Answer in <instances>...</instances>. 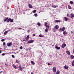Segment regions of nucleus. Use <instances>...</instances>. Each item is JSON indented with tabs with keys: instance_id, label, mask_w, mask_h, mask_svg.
<instances>
[{
	"instance_id": "obj_1",
	"label": "nucleus",
	"mask_w": 74,
	"mask_h": 74,
	"mask_svg": "<svg viewBox=\"0 0 74 74\" xmlns=\"http://www.w3.org/2000/svg\"><path fill=\"white\" fill-rule=\"evenodd\" d=\"M34 42V40H32L29 41L28 42V44H30V43H33Z\"/></svg>"
},
{
	"instance_id": "obj_2",
	"label": "nucleus",
	"mask_w": 74,
	"mask_h": 74,
	"mask_svg": "<svg viewBox=\"0 0 74 74\" xmlns=\"http://www.w3.org/2000/svg\"><path fill=\"white\" fill-rule=\"evenodd\" d=\"M66 47V44H64L62 45L61 46V47L62 48H65Z\"/></svg>"
},
{
	"instance_id": "obj_3",
	"label": "nucleus",
	"mask_w": 74,
	"mask_h": 74,
	"mask_svg": "<svg viewBox=\"0 0 74 74\" xmlns=\"http://www.w3.org/2000/svg\"><path fill=\"white\" fill-rule=\"evenodd\" d=\"M53 71L54 72H56V69L55 67H53Z\"/></svg>"
},
{
	"instance_id": "obj_4",
	"label": "nucleus",
	"mask_w": 74,
	"mask_h": 74,
	"mask_svg": "<svg viewBox=\"0 0 74 74\" xmlns=\"http://www.w3.org/2000/svg\"><path fill=\"white\" fill-rule=\"evenodd\" d=\"M71 17L72 18H74V14H73V13H72L71 14Z\"/></svg>"
},
{
	"instance_id": "obj_5",
	"label": "nucleus",
	"mask_w": 74,
	"mask_h": 74,
	"mask_svg": "<svg viewBox=\"0 0 74 74\" xmlns=\"http://www.w3.org/2000/svg\"><path fill=\"white\" fill-rule=\"evenodd\" d=\"M8 47H11V45H12V44L11 43H8L7 44Z\"/></svg>"
},
{
	"instance_id": "obj_6",
	"label": "nucleus",
	"mask_w": 74,
	"mask_h": 74,
	"mask_svg": "<svg viewBox=\"0 0 74 74\" xmlns=\"http://www.w3.org/2000/svg\"><path fill=\"white\" fill-rule=\"evenodd\" d=\"M65 29H66V28L65 27H63L62 28H60V30H61V31H64V30H65Z\"/></svg>"
},
{
	"instance_id": "obj_7",
	"label": "nucleus",
	"mask_w": 74,
	"mask_h": 74,
	"mask_svg": "<svg viewBox=\"0 0 74 74\" xmlns=\"http://www.w3.org/2000/svg\"><path fill=\"white\" fill-rule=\"evenodd\" d=\"M51 6L52 7H53V8H58V5H52Z\"/></svg>"
},
{
	"instance_id": "obj_8",
	"label": "nucleus",
	"mask_w": 74,
	"mask_h": 74,
	"mask_svg": "<svg viewBox=\"0 0 74 74\" xmlns=\"http://www.w3.org/2000/svg\"><path fill=\"white\" fill-rule=\"evenodd\" d=\"M66 53L68 55H70V51H66Z\"/></svg>"
},
{
	"instance_id": "obj_9",
	"label": "nucleus",
	"mask_w": 74,
	"mask_h": 74,
	"mask_svg": "<svg viewBox=\"0 0 74 74\" xmlns=\"http://www.w3.org/2000/svg\"><path fill=\"white\" fill-rule=\"evenodd\" d=\"M28 6L29 8H33V6L30 4H29Z\"/></svg>"
},
{
	"instance_id": "obj_10",
	"label": "nucleus",
	"mask_w": 74,
	"mask_h": 74,
	"mask_svg": "<svg viewBox=\"0 0 74 74\" xmlns=\"http://www.w3.org/2000/svg\"><path fill=\"white\" fill-rule=\"evenodd\" d=\"M55 29H58L59 28V26H58V25H56L55 26Z\"/></svg>"
},
{
	"instance_id": "obj_11",
	"label": "nucleus",
	"mask_w": 74,
	"mask_h": 74,
	"mask_svg": "<svg viewBox=\"0 0 74 74\" xmlns=\"http://www.w3.org/2000/svg\"><path fill=\"white\" fill-rule=\"evenodd\" d=\"M64 68L65 69H68V67L67 65H65L64 66Z\"/></svg>"
},
{
	"instance_id": "obj_12",
	"label": "nucleus",
	"mask_w": 74,
	"mask_h": 74,
	"mask_svg": "<svg viewBox=\"0 0 74 74\" xmlns=\"http://www.w3.org/2000/svg\"><path fill=\"white\" fill-rule=\"evenodd\" d=\"M63 34L64 35L66 34H67V32H66V31H65L63 32Z\"/></svg>"
},
{
	"instance_id": "obj_13",
	"label": "nucleus",
	"mask_w": 74,
	"mask_h": 74,
	"mask_svg": "<svg viewBox=\"0 0 74 74\" xmlns=\"http://www.w3.org/2000/svg\"><path fill=\"white\" fill-rule=\"evenodd\" d=\"M55 48L56 49H58V50L60 49V47H58V46H56Z\"/></svg>"
},
{
	"instance_id": "obj_14",
	"label": "nucleus",
	"mask_w": 74,
	"mask_h": 74,
	"mask_svg": "<svg viewBox=\"0 0 74 74\" xmlns=\"http://www.w3.org/2000/svg\"><path fill=\"white\" fill-rule=\"evenodd\" d=\"M60 73V71L59 70H58L57 71L56 73V74H59Z\"/></svg>"
},
{
	"instance_id": "obj_15",
	"label": "nucleus",
	"mask_w": 74,
	"mask_h": 74,
	"mask_svg": "<svg viewBox=\"0 0 74 74\" xmlns=\"http://www.w3.org/2000/svg\"><path fill=\"white\" fill-rule=\"evenodd\" d=\"M31 63L33 65H34V64H35V63H34V61H32L31 62Z\"/></svg>"
},
{
	"instance_id": "obj_16",
	"label": "nucleus",
	"mask_w": 74,
	"mask_h": 74,
	"mask_svg": "<svg viewBox=\"0 0 74 74\" xmlns=\"http://www.w3.org/2000/svg\"><path fill=\"white\" fill-rule=\"evenodd\" d=\"M10 21H11V18H9L7 21V22H9Z\"/></svg>"
},
{
	"instance_id": "obj_17",
	"label": "nucleus",
	"mask_w": 74,
	"mask_h": 74,
	"mask_svg": "<svg viewBox=\"0 0 74 74\" xmlns=\"http://www.w3.org/2000/svg\"><path fill=\"white\" fill-rule=\"evenodd\" d=\"M64 18L65 19V21H67V20H68V18H67L66 17H64Z\"/></svg>"
},
{
	"instance_id": "obj_18",
	"label": "nucleus",
	"mask_w": 74,
	"mask_h": 74,
	"mask_svg": "<svg viewBox=\"0 0 74 74\" xmlns=\"http://www.w3.org/2000/svg\"><path fill=\"white\" fill-rule=\"evenodd\" d=\"M29 36L28 35L27 36V37L25 38V39H26V40H28V39H29Z\"/></svg>"
},
{
	"instance_id": "obj_19",
	"label": "nucleus",
	"mask_w": 74,
	"mask_h": 74,
	"mask_svg": "<svg viewBox=\"0 0 74 74\" xmlns=\"http://www.w3.org/2000/svg\"><path fill=\"white\" fill-rule=\"evenodd\" d=\"M72 65V66H74V60L73 61Z\"/></svg>"
},
{
	"instance_id": "obj_20",
	"label": "nucleus",
	"mask_w": 74,
	"mask_h": 74,
	"mask_svg": "<svg viewBox=\"0 0 74 74\" xmlns=\"http://www.w3.org/2000/svg\"><path fill=\"white\" fill-rule=\"evenodd\" d=\"M8 17L6 18L4 20V22H6L8 20Z\"/></svg>"
},
{
	"instance_id": "obj_21",
	"label": "nucleus",
	"mask_w": 74,
	"mask_h": 74,
	"mask_svg": "<svg viewBox=\"0 0 74 74\" xmlns=\"http://www.w3.org/2000/svg\"><path fill=\"white\" fill-rule=\"evenodd\" d=\"M7 33H8V31H6L4 33V34L5 35L7 34Z\"/></svg>"
},
{
	"instance_id": "obj_22",
	"label": "nucleus",
	"mask_w": 74,
	"mask_h": 74,
	"mask_svg": "<svg viewBox=\"0 0 74 74\" xmlns=\"http://www.w3.org/2000/svg\"><path fill=\"white\" fill-rule=\"evenodd\" d=\"M68 8L69 9H71V6H70V5H68Z\"/></svg>"
},
{
	"instance_id": "obj_23",
	"label": "nucleus",
	"mask_w": 74,
	"mask_h": 74,
	"mask_svg": "<svg viewBox=\"0 0 74 74\" xmlns=\"http://www.w3.org/2000/svg\"><path fill=\"white\" fill-rule=\"evenodd\" d=\"M12 66H13V67H14V68H15L16 69V66H15L14 64H13Z\"/></svg>"
},
{
	"instance_id": "obj_24",
	"label": "nucleus",
	"mask_w": 74,
	"mask_h": 74,
	"mask_svg": "<svg viewBox=\"0 0 74 74\" xmlns=\"http://www.w3.org/2000/svg\"><path fill=\"white\" fill-rule=\"evenodd\" d=\"M60 21L59 20H56V21L55 22V23H58V22H59Z\"/></svg>"
},
{
	"instance_id": "obj_25",
	"label": "nucleus",
	"mask_w": 74,
	"mask_h": 74,
	"mask_svg": "<svg viewBox=\"0 0 74 74\" xmlns=\"http://www.w3.org/2000/svg\"><path fill=\"white\" fill-rule=\"evenodd\" d=\"M13 21H14V20L13 19H10V22H13Z\"/></svg>"
},
{
	"instance_id": "obj_26",
	"label": "nucleus",
	"mask_w": 74,
	"mask_h": 74,
	"mask_svg": "<svg viewBox=\"0 0 74 74\" xmlns=\"http://www.w3.org/2000/svg\"><path fill=\"white\" fill-rule=\"evenodd\" d=\"M70 4H73V1H70Z\"/></svg>"
},
{
	"instance_id": "obj_27",
	"label": "nucleus",
	"mask_w": 74,
	"mask_h": 74,
	"mask_svg": "<svg viewBox=\"0 0 74 74\" xmlns=\"http://www.w3.org/2000/svg\"><path fill=\"white\" fill-rule=\"evenodd\" d=\"M39 37H42L43 36H42V35L40 34L39 35Z\"/></svg>"
},
{
	"instance_id": "obj_28",
	"label": "nucleus",
	"mask_w": 74,
	"mask_h": 74,
	"mask_svg": "<svg viewBox=\"0 0 74 74\" xmlns=\"http://www.w3.org/2000/svg\"><path fill=\"white\" fill-rule=\"evenodd\" d=\"M71 59H74V56H73V55H71Z\"/></svg>"
},
{
	"instance_id": "obj_29",
	"label": "nucleus",
	"mask_w": 74,
	"mask_h": 74,
	"mask_svg": "<svg viewBox=\"0 0 74 74\" xmlns=\"http://www.w3.org/2000/svg\"><path fill=\"white\" fill-rule=\"evenodd\" d=\"M19 69H20L21 71H22V67H19Z\"/></svg>"
},
{
	"instance_id": "obj_30",
	"label": "nucleus",
	"mask_w": 74,
	"mask_h": 74,
	"mask_svg": "<svg viewBox=\"0 0 74 74\" xmlns=\"http://www.w3.org/2000/svg\"><path fill=\"white\" fill-rule=\"evenodd\" d=\"M45 32H48V29L46 28L45 29Z\"/></svg>"
},
{
	"instance_id": "obj_31",
	"label": "nucleus",
	"mask_w": 74,
	"mask_h": 74,
	"mask_svg": "<svg viewBox=\"0 0 74 74\" xmlns=\"http://www.w3.org/2000/svg\"><path fill=\"white\" fill-rule=\"evenodd\" d=\"M3 45H5V42H4L3 44Z\"/></svg>"
},
{
	"instance_id": "obj_32",
	"label": "nucleus",
	"mask_w": 74,
	"mask_h": 74,
	"mask_svg": "<svg viewBox=\"0 0 74 74\" xmlns=\"http://www.w3.org/2000/svg\"><path fill=\"white\" fill-rule=\"evenodd\" d=\"M47 25V23H45V26H46Z\"/></svg>"
},
{
	"instance_id": "obj_33",
	"label": "nucleus",
	"mask_w": 74,
	"mask_h": 74,
	"mask_svg": "<svg viewBox=\"0 0 74 74\" xmlns=\"http://www.w3.org/2000/svg\"><path fill=\"white\" fill-rule=\"evenodd\" d=\"M46 26L47 27H48V28H49V25H47Z\"/></svg>"
},
{
	"instance_id": "obj_34",
	"label": "nucleus",
	"mask_w": 74,
	"mask_h": 74,
	"mask_svg": "<svg viewBox=\"0 0 74 74\" xmlns=\"http://www.w3.org/2000/svg\"><path fill=\"white\" fill-rule=\"evenodd\" d=\"M40 23H37V25L38 26H40Z\"/></svg>"
},
{
	"instance_id": "obj_35",
	"label": "nucleus",
	"mask_w": 74,
	"mask_h": 74,
	"mask_svg": "<svg viewBox=\"0 0 74 74\" xmlns=\"http://www.w3.org/2000/svg\"><path fill=\"white\" fill-rule=\"evenodd\" d=\"M67 16H69L70 17V14H69V13H67V15H66Z\"/></svg>"
},
{
	"instance_id": "obj_36",
	"label": "nucleus",
	"mask_w": 74,
	"mask_h": 74,
	"mask_svg": "<svg viewBox=\"0 0 74 74\" xmlns=\"http://www.w3.org/2000/svg\"><path fill=\"white\" fill-rule=\"evenodd\" d=\"M34 16H36H36H37V14H34Z\"/></svg>"
},
{
	"instance_id": "obj_37",
	"label": "nucleus",
	"mask_w": 74,
	"mask_h": 74,
	"mask_svg": "<svg viewBox=\"0 0 74 74\" xmlns=\"http://www.w3.org/2000/svg\"><path fill=\"white\" fill-rule=\"evenodd\" d=\"M16 63H19V61H18V60H16Z\"/></svg>"
},
{
	"instance_id": "obj_38",
	"label": "nucleus",
	"mask_w": 74,
	"mask_h": 74,
	"mask_svg": "<svg viewBox=\"0 0 74 74\" xmlns=\"http://www.w3.org/2000/svg\"><path fill=\"white\" fill-rule=\"evenodd\" d=\"M12 56L13 58H15V56H14L13 55H12Z\"/></svg>"
},
{
	"instance_id": "obj_39",
	"label": "nucleus",
	"mask_w": 74,
	"mask_h": 74,
	"mask_svg": "<svg viewBox=\"0 0 74 74\" xmlns=\"http://www.w3.org/2000/svg\"><path fill=\"white\" fill-rule=\"evenodd\" d=\"M34 13H35L36 12V10H34L33 11Z\"/></svg>"
},
{
	"instance_id": "obj_40",
	"label": "nucleus",
	"mask_w": 74,
	"mask_h": 74,
	"mask_svg": "<svg viewBox=\"0 0 74 74\" xmlns=\"http://www.w3.org/2000/svg\"><path fill=\"white\" fill-rule=\"evenodd\" d=\"M20 49H22L23 47H22V46H21L20 47Z\"/></svg>"
},
{
	"instance_id": "obj_41",
	"label": "nucleus",
	"mask_w": 74,
	"mask_h": 74,
	"mask_svg": "<svg viewBox=\"0 0 74 74\" xmlns=\"http://www.w3.org/2000/svg\"><path fill=\"white\" fill-rule=\"evenodd\" d=\"M5 40L4 39H3L2 40H1V41H4V40Z\"/></svg>"
},
{
	"instance_id": "obj_42",
	"label": "nucleus",
	"mask_w": 74,
	"mask_h": 74,
	"mask_svg": "<svg viewBox=\"0 0 74 74\" xmlns=\"http://www.w3.org/2000/svg\"><path fill=\"white\" fill-rule=\"evenodd\" d=\"M23 41H26H26H27L25 39L23 40Z\"/></svg>"
},
{
	"instance_id": "obj_43",
	"label": "nucleus",
	"mask_w": 74,
	"mask_h": 74,
	"mask_svg": "<svg viewBox=\"0 0 74 74\" xmlns=\"http://www.w3.org/2000/svg\"><path fill=\"white\" fill-rule=\"evenodd\" d=\"M47 64H48V65H51V64L48 63Z\"/></svg>"
},
{
	"instance_id": "obj_44",
	"label": "nucleus",
	"mask_w": 74,
	"mask_h": 74,
	"mask_svg": "<svg viewBox=\"0 0 74 74\" xmlns=\"http://www.w3.org/2000/svg\"><path fill=\"white\" fill-rule=\"evenodd\" d=\"M2 56H3V55H5V53H3L2 54Z\"/></svg>"
},
{
	"instance_id": "obj_45",
	"label": "nucleus",
	"mask_w": 74,
	"mask_h": 74,
	"mask_svg": "<svg viewBox=\"0 0 74 74\" xmlns=\"http://www.w3.org/2000/svg\"><path fill=\"white\" fill-rule=\"evenodd\" d=\"M5 65H6V66H8V64H7V63L5 64Z\"/></svg>"
},
{
	"instance_id": "obj_46",
	"label": "nucleus",
	"mask_w": 74,
	"mask_h": 74,
	"mask_svg": "<svg viewBox=\"0 0 74 74\" xmlns=\"http://www.w3.org/2000/svg\"><path fill=\"white\" fill-rule=\"evenodd\" d=\"M19 29H20V30H21V29H22V28L19 27Z\"/></svg>"
},
{
	"instance_id": "obj_47",
	"label": "nucleus",
	"mask_w": 74,
	"mask_h": 74,
	"mask_svg": "<svg viewBox=\"0 0 74 74\" xmlns=\"http://www.w3.org/2000/svg\"><path fill=\"white\" fill-rule=\"evenodd\" d=\"M71 34H73V31H71Z\"/></svg>"
},
{
	"instance_id": "obj_48",
	"label": "nucleus",
	"mask_w": 74,
	"mask_h": 74,
	"mask_svg": "<svg viewBox=\"0 0 74 74\" xmlns=\"http://www.w3.org/2000/svg\"><path fill=\"white\" fill-rule=\"evenodd\" d=\"M29 30H28L27 31V32H28V33H29Z\"/></svg>"
},
{
	"instance_id": "obj_49",
	"label": "nucleus",
	"mask_w": 74,
	"mask_h": 74,
	"mask_svg": "<svg viewBox=\"0 0 74 74\" xmlns=\"http://www.w3.org/2000/svg\"><path fill=\"white\" fill-rule=\"evenodd\" d=\"M31 74H34L33 72H31Z\"/></svg>"
},
{
	"instance_id": "obj_50",
	"label": "nucleus",
	"mask_w": 74,
	"mask_h": 74,
	"mask_svg": "<svg viewBox=\"0 0 74 74\" xmlns=\"http://www.w3.org/2000/svg\"><path fill=\"white\" fill-rule=\"evenodd\" d=\"M35 34H33V36H35Z\"/></svg>"
},
{
	"instance_id": "obj_51",
	"label": "nucleus",
	"mask_w": 74,
	"mask_h": 74,
	"mask_svg": "<svg viewBox=\"0 0 74 74\" xmlns=\"http://www.w3.org/2000/svg\"><path fill=\"white\" fill-rule=\"evenodd\" d=\"M1 53V50H0V53Z\"/></svg>"
},
{
	"instance_id": "obj_52",
	"label": "nucleus",
	"mask_w": 74,
	"mask_h": 74,
	"mask_svg": "<svg viewBox=\"0 0 74 74\" xmlns=\"http://www.w3.org/2000/svg\"><path fill=\"white\" fill-rule=\"evenodd\" d=\"M19 67H21V65L19 66Z\"/></svg>"
},
{
	"instance_id": "obj_53",
	"label": "nucleus",
	"mask_w": 74,
	"mask_h": 74,
	"mask_svg": "<svg viewBox=\"0 0 74 74\" xmlns=\"http://www.w3.org/2000/svg\"><path fill=\"white\" fill-rule=\"evenodd\" d=\"M10 30H11L10 29H9L8 30V31H10Z\"/></svg>"
},
{
	"instance_id": "obj_54",
	"label": "nucleus",
	"mask_w": 74,
	"mask_h": 74,
	"mask_svg": "<svg viewBox=\"0 0 74 74\" xmlns=\"http://www.w3.org/2000/svg\"><path fill=\"white\" fill-rule=\"evenodd\" d=\"M1 72H2V71H1V72H0V74H1Z\"/></svg>"
},
{
	"instance_id": "obj_55",
	"label": "nucleus",
	"mask_w": 74,
	"mask_h": 74,
	"mask_svg": "<svg viewBox=\"0 0 74 74\" xmlns=\"http://www.w3.org/2000/svg\"><path fill=\"white\" fill-rule=\"evenodd\" d=\"M54 32H56V31H54Z\"/></svg>"
},
{
	"instance_id": "obj_56",
	"label": "nucleus",
	"mask_w": 74,
	"mask_h": 74,
	"mask_svg": "<svg viewBox=\"0 0 74 74\" xmlns=\"http://www.w3.org/2000/svg\"><path fill=\"white\" fill-rule=\"evenodd\" d=\"M28 73H29V71L28 72Z\"/></svg>"
}]
</instances>
